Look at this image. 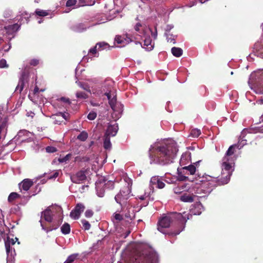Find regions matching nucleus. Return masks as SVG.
I'll return each instance as SVG.
<instances>
[{
	"instance_id": "1",
	"label": "nucleus",
	"mask_w": 263,
	"mask_h": 263,
	"mask_svg": "<svg viewBox=\"0 0 263 263\" xmlns=\"http://www.w3.org/2000/svg\"><path fill=\"white\" fill-rule=\"evenodd\" d=\"M178 151L175 142L160 146L151 145L148 151L150 162L162 165L170 164L173 162Z\"/></svg>"
},
{
	"instance_id": "2",
	"label": "nucleus",
	"mask_w": 263,
	"mask_h": 263,
	"mask_svg": "<svg viewBox=\"0 0 263 263\" xmlns=\"http://www.w3.org/2000/svg\"><path fill=\"white\" fill-rule=\"evenodd\" d=\"M191 215L185 214V213L171 212L167 215L160 218L157 224V229L162 233H165L163 231L164 228H169L171 224L176 223L181 229L174 232L169 233V235L176 236L178 235L184 228L185 223L187 220L190 219Z\"/></svg>"
},
{
	"instance_id": "3",
	"label": "nucleus",
	"mask_w": 263,
	"mask_h": 263,
	"mask_svg": "<svg viewBox=\"0 0 263 263\" xmlns=\"http://www.w3.org/2000/svg\"><path fill=\"white\" fill-rule=\"evenodd\" d=\"M55 212H57L59 218L56 224H52L49 227H46L43 224L42 220L40 221L42 229L47 232L58 229L62 223L63 221L62 209L60 206L48 207L45 211L41 212V218L48 222H51L53 218L54 213Z\"/></svg>"
},
{
	"instance_id": "4",
	"label": "nucleus",
	"mask_w": 263,
	"mask_h": 263,
	"mask_svg": "<svg viewBox=\"0 0 263 263\" xmlns=\"http://www.w3.org/2000/svg\"><path fill=\"white\" fill-rule=\"evenodd\" d=\"M131 193V185L129 183L126 184L122 187L120 192L115 196V199L121 206V210H124L125 206L127 205V200L130 197Z\"/></svg>"
},
{
	"instance_id": "5",
	"label": "nucleus",
	"mask_w": 263,
	"mask_h": 263,
	"mask_svg": "<svg viewBox=\"0 0 263 263\" xmlns=\"http://www.w3.org/2000/svg\"><path fill=\"white\" fill-rule=\"evenodd\" d=\"M233 158H227V157H223L222 159V169L221 172V177L222 181H220L221 184H227L230 180V177L232 175L233 170L232 169V164L233 163Z\"/></svg>"
},
{
	"instance_id": "6",
	"label": "nucleus",
	"mask_w": 263,
	"mask_h": 263,
	"mask_svg": "<svg viewBox=\"0 0 263 263\" xmlns=\"http://www.w3.org/2000/svg\"><path fill=\"white\" fill-rule=\"evenodd\" d=\"M222 178L220 177H216L215 176H211L205 175L203 176L202 180V185L207 187V193H211L213 189L217 186L224 185V184H220V181H222Z\"/></svg>"
},
{
	"instance_id": "7",
	"label": "nucleus",
	"mask_w": 263,
	"mask_h": 263,
	"mask_svg": "<svg viewBox=\"0 0 263 263\" xmlns=\"http://www.w3.org/2000/svg\"><path fill=\"white\" fill-rule=\"evenodd\" d=\"M85 206L82 203H78L70 213V216L73 219H78L82 212L84 211Z\"/></svg>"
},
{
	"instance_id": "8",
	"label": "nucleus",
	"mask_w": 263,
	"mask_h": 263,
	"mask_svg": "<svg viewBox=\"0 0 263 263\" xmlns=\"http://www.w3.org/2000/svg\"><path fill=\"white\" fill-rule=\"evenodd\" d=\"M53 123L55 124H61L64 120L67 121L69 118V114L68 112H59L51 117Z\"/></svg>"
},
{
	"instance_id": "9",
	"label": "nucleus",
	"mask_w": 263,
	"mask_h": 263,
	"mask_svg": "<svg viewBox=\"0 0 263 263\" xmlns=\"http://www.w3.org/2000/svg\"><path fill=\"white\" fill-rule=\"evenodd\" d=\"M71 181L74 183H80L86 179V171L81 170L70 177Z\"/></svg>"
},
{
	"instance_id": "10",
	"label": "nucleus",
	"mask_w": 263,
	"mask_h": 263,
	"mask_svg": "<svg viewBox=\"0 0 263 263\" xmlns=\"http://www.w3.org/2000/svg\"><path fill=\"white\" fill-rule=\"evenodd\" d=\"M255 86L258 89H261L260 92L263 93V71H261L255 73Z\"/></svg>"
},
{
	"instance_id": "11",
	"label": "nucleus",
	"mask_w": 263,
	"mask_h": 263,
	"mask_svg": "<svg viewBox=\"0 0 263 263\" xmlns=\"http://www.w3.org/2000/svg\"><path fill=\"white\" fill-rule=\"evenodd\" d=\"M203 211V206L202 205V204L200 202H197L195 203L191 209V213H186V212H184L183 213H185V214H190L191 216H192V214L196 215H200L202 212Z\"/></svg>"
},
{
	"instance_id": "12",
	"label": "nucleus",
	"mask_w": 263,
	"mask_h": 263,
	"mask_svg": "<svg viewBox=\"0 0 263 263\" xmlns=\"http://www.w3.org/2000/svg\"><path fill=\"white\" fill-rule=\"evenodd\" d=\"M118 129L119 127L117 123H115L114 124H109L107 126L105 135L109 137L115 136L118 131Z\"/></svg>"
},
{
	"instance_id": "13",
	"label": "nucleus",
	"mask_w": 263,
	"mask_h": 263,
	"mask_svg": "<svg viewBox=\"0 0 263 263\" xmlns=\"http://www.w3.org/2000/svg\"><path fill=\"white\" fill-rule=\"evenodd\" d=\"M104 95L107 97L109 104L112 110L116 111V105L117 102V98L115 96L111 98V90L110 89L108 92H105Z\"/></svg>"
},
{
	"instance_id": "14",
	"label": "nucleus",
	"mask_w": 263,
	"mask_h": 263,
	"mask_svg": "<svg viewBox=\"0 0 263 263\" xmlns=\"http://www.w3.org/2000/svg\"><path fill=\"white\" fill-rule=\"evenodd\" d=\"M115 41L119 44H123V46L132 42L130 38L127 35H126V37L121 35H116Z\"/></svg>"
},
{
	"instance_id": "15",
	"label": "nucleus",
	"mask_w": 263,
	"mask_h": 263,
	"mask_svg": "<svg viewBox=\"0 0 263 263\" xmlns=\"http://www.w3.org/2000/svg\"><path fill=\"white\" fill-rule=\"evenodd\" d=\"M125 208L126 209L125 210H122L123 212L125 213V217L126 218L129 219L130 220H132L135 217L133 208L132 207V206H129L128 204H127Z\"/></svg>"
},
{
	"instance_id": "16",
	"label": "nucleus",
	"mask_w": 263,
	"mask_h": 263,
	"mask_svg": "<svg viewBox=\"0 0 263 263\" xmlns=\"http://www.w3.org/2000/svg\"><path fill=\"white\" fill-rule=\"evenodd\" d=\"M19 185L21 189L27 191L33 185V182L30 179H26L20 183Z\"/></svg>"
},
{
	"instance_id": "17",
	"label": "nucleus",
	"mask_w": 263,
	"mask_h": 263,
	"mask_svg": "<svg viewBox=\"0 0 263 263\" xmlns=\"http://www.w3.org/2000/svg\"><path fill=\"white\" fill-rule=\"evenodd\" d=\"M151 182L153 185H156V187L160 189H162L165 186V183L158 177H153Z\"/></svg>"
},
{
	"instance_id": "18",
	"label": "nucleus",
	"mask_w": 263,
	"mask_h": 263,
	"mask_svg": "<svg viewBox=\"0 0 263 263\" xmlns=\"http://www.w3.org/2000/svg\"><path fill=\"white\" fill-rule=\"evenodd\" d=\"M254 46V49L256 50L257 55L263 58V44L261 42H257Z\"/></svg>"
},
{
	"instance_id": "19",
	"label": "nucleus",
	"mask_w": 263,
	"mask_h": 263,
	"mask_svg": "<svg viewBox=\"0 0 263 263\" xmlns=\"http://www.w3.org/2000/svg\"><path fill=\"white\" fill-rule=\"evenodd\" d=\"M7 119L6 118L3 119L0 117V139L2 138L1 134L6 133L7 130Z\"/></svg>"
},
{
	"instance_id": "20",
	"label": "nucleus",
	"mask_w": 263,
	"mask_h": 263,
	"mask_svg": "<svg viewBox=\"0 0 263 263\" xmlns=\"http://www.w3.org/2000/svg\"><path fill=\"white\" fill-rule=\"evenodd\" d=\"M196 167L193 165H189L187 166H184L182 168L183 173L190 175H194L196 172Z\"/></svg>"
},
{
	"instance_id": "21",
	"label": "nucleus",
	"mask_w": 263,
	"mask_h": 263,
	"mask_svg": "<svg viewBox=\"0 0 263 263\" xmlns=\"http://www.w3.org/2000/svg\"><path fill=\"white\" fill-rule=\"evenodd\" d=\"M194 196L185 193L180 197V200L183 202H192L194 201Z\"/></svg>"
},
{
	"instance_id": "22",
	"label": "nucleus",
	"mask_w": 263,
	"mask_h": 263,
	"mask_svg": "<svg viewBox=\"0 0 263 263\" xmlns=\"http://www.w3.org/2000/svg\"><path fill=\"white\" fill-rule=\"evenodd\" d=\"M24 79V74H23L19 80L18 85L16 87V91H18L20 93H21V91L23 90L25 84Z\"/></svg>"
},
{
	"instance_id": "23",
	"label": "nucleus",
	"mask_w": 263,
	"mask_h": 263,
	"mask_svg": "<svg viewBox=\"0 0 263 263\" xmlns=\"http://www.w3.org/2000/svg\"><path fill=\"white\" fill-rule=\"evenodd\" d=\"M109 136L104 135L103 147L105 149H109L111 148V144L110 141Z\"/></svg>"
},
{
	"instance_id": "24",
	"label": "nucleus",
	"mask_w": 263,
	"mask_h": 263,
	"mask_svg": "<svg viewBox=\"0 0 263 263\" xmlns=\"http://www.w3.org/2000/svg\"><path fill=\"white\" fill-rule=\"evenodd\" d=\"M96 45L97 46H98V51L104 49H110L113 47V46H110L107 43L105 42H99Z\"/></svg>"
},
{
	"instance_id": "25",
	"label": "nucleus",
	"mask_w": 263,
	"mask_h": 263,
	"mask_svg": "<svg viewBox=\"0 0 263 263\" xmlns=\"http://www.w3.org/2000/svg\"><path fill=\"white\" fill-rule=\"evenodd\" d=\"M172 53L176 57H180L183 53V50L179 47H174L171 49Z\"/></svg>"
},
{
	"instance_id": "26",
	"label": "nucleus",
	"mask_w": 263,
	"mask_h": 263,
	"mask_svg": "<svg viewBox=\"0 0 263 263\" xmlns=\"http://www.w3.org/2000/svg\"><path fill=\"white\" fill-rule=\"evenodd\" d=\"M236 145H232L229 147L224 157H227V158H232V156L234 154L235 148Z\"/></svg>"
},
{
	"instance_id": "27",
	"label": "nucleus",
	"mask_w": 263,
	"mask_h": 263,
	"mask_svg": "<svg viewBox=\"0 0 263 263\" xmlns=\"http://www.w3.org/2000/svg\"><path fill=\"white\" fill-rule=\"evenodd\" d=\"M61 232L65 234H68L70 232V226L69 224L65 222L61 228Z\"/></svg>"
},
{
	"instance_id": "28",
	"label": "nucleus",
	"mask_w": 263,
	"mask_h": 263,
	"mask_svg": "<svg viewBox=\"0 0 263 263\" xmlns=\"http://www.w3.org/2000/svg\"><path fill=\"white\" fill-rule=\"evenodd\" d=\"M21 195L16 192H12L10 193L8 198V201L9 202L12 203L16 199L20 198Z\"/></svg>"
},
{
	"instance_id": "29",
	"label": "nucleus",
	"mask_w": 263,
	"mask_h": 263,
	"mask_svg": "<svg viewBox=\"0 0 263 263\" xmlns=\"http://www.w3.org/2000/svg\"><path fill=\"white\" fill-rule=\"evenodd\" d=\"M78 254H72L69 255L64 263H72L78 258Z\"/></svg>"
},
{
	"instance_id": "30",
	"label": "nucleus",
	"mask_w": 263,
	"mask_h": 263,
	"mask_svg": "<svg viewBox=\"0 0 263 263\" xmlns=\"http://www.w3.org/2000/svg\"><path fill=\"white\" fill-rule=\"evenodd\" d=\"M86 29V27L82 23L78 24L72 27V29L74 31L81 32Z\"/></svg>"
},
{
	"instance_id": "31",
	"label": "nucleus",
	"mask_w": 263,
	"mask_h": 263,
	"mask_svg": "<svg viewBox=\"0 0 263 263\" xmlns=\"http://www.w3.org/2000/svg\"><path fill=\"white\" fill-rule=\"evenodd\" d=\"M167 42L175 44L176 43V37L172 34L165 33Z\"/></svg>"
},
{
	"instance_id": "32",
	"label": "nucleus",
	"mask_w": 263,
	"mask_h": 263,
	"mask_svg": "<svg viewBox=\"0 0 263 263\" xmlns=\"http://www.w3.org/2000/svg\"><path fill=\"white\" fill-rule=\"evenodd\" d=\"M88 138V134L85 132H82L77 137V139L81 141H85Z\"/></svg>"
},
{
	"instance_id": "33",
	"label": "nucleus",
	"mask_w": 263,
	"mask_h": 263,
	"mask_svg": "<svg viewBox=\"0 0 263 263\" xmlns=\"http://www.w3.org/2000/svg\"><path fill=\"white\" fill-rule=\"evenodd\" d=\"M81 222L82 224V228L85 230H89L90 229L91 225L89 222L85 219H82Z\"/></svg>"
},
{
	"instance_id": "34",
	"label": "nucleus",
	"mask_w": 263,
	"mask_h": 263,
	"mask_svg": "<svg viewBox=\"0 0 263 263\" xmlns=\"http://www.w3.org/2000/svg\"><path fill=\"white\" fill-rule=\"evenodd\" d=\"M190 135L194 138H197L201 135V131L197 128L193 129L191 131Z\"/></svg>"
},
{
	"instance_id": "35",
	"label": "nucleus",
	"mask_w": 263,
	"mask_h": 263,
	"mask_svg": "<svg viewBox=\"0 0 263 263\" xmlns=\"http://www.w3.org/2000/svg\"><path fill=\"white\" fill-rule=\"evenodd\" d=\"M152 40L149 37L146 38L144 41V46H146L148 50H152L153 46L151 45Z\"/></svg>"
},
{
	"instance_id": "36",
	"label": "nucleus",
	"mask_w": 263,
	"mask_h": 263,
	"mask_svg": "<svg viewBox=\"0 0 263 263\" xmlns=\"http://www.w3.org/2000/svg\"><path fill=\"white\" fill-rule=\"evenodd\" d=\"M35 13L39 16H45L49 14L48 12L46 11L36 9L35 11Z\"/></svg>"
},
{
	"instance_id": "37",
	"label": "nucleus",
	"mask_w": 263,
	"mask_h": 263,
	"mask_svg": "<svg viewBox=\"0 0 263 263\" xmlns=\"http://www.w3.org/2000/svg\"><path fill=\"white\" fill-rule=\"evenodd\" d=\"M76 97L78 98L86 99L88 98L87 95L84 92L79 91L76 93Z\"/></svg>"
},
{
	"instance_id": "38",
	"label": "nucleus",
	"mask_w": 263,
	"mask_h": 263,
	"mask_svg": "<svg viewBox=\"0 0 263 263\" xmlns=\"http://www.w3.org/2000/svg\"><path fill=\"white\" fill-rule=\"evenodd\" d=\"M97 117V113L95 111H90L88 116L87 118L90 120H93Z\"/></svg>"
},
{
	"instance_id": "39",
	"label": "nucleus",
	"mask_w": 263,
	"mask_h": 263,
	"mask_svg": "<svg viewBox=\"0 0 263 263\" xmlns=\"http://www.w3.org/2000/svg\"><path fill=\"white\" fill-rule=\"evenodd\" d=\"M71 157V154H69L66 155L65 157L63 158H60L59 159V161L61 163L65 162L69 160Z\"/></svg>"
},
{
	"instance_id": "40",
	"label": "nucleus",
	"mask_w": 263,
	"mask_h": 263,
	"mask_svg": "<svg viewBox=\"0 0 263 263\" xmlns=\"http://www.w3.org/2000/svg\"><path fill=\"white\" fill-rule=\"evenodd\" d=\"M5 248H6L7 253L9 254L10 252H11V251H12V248L11 247V246L10 245V243L9 242V240L8 241H5Z\"/></svg>"
},
{
	"instance_id": "41",
	"label": "nucleus",
	"mask_w": 263,
	"mask_h": 263,
	"mask_svg": "<svg viewBox=\"0 0 263 263\" xmlns=\"http://www.w3.org/2000/svg\"><path fill=\"white\" fill-rule=\"evenodd\" d=\"M97 48L98 46H97V45H96V46L94 47L89 49L88 53L90 55H95L97 53V50H98Z\"/></svg>"
},
{
	"instance_id": "42",
	"label": "nucleus",
	"mask_w": 263,
	"mask_h": 263,
	"mask_svg": "<svg viewBox=\"0 0 263 263\" xmlns=\"http://www.w3.org/2000/svg\"><path fill=\"white\" fill-rule=\"evenodd\" d=\"M46 151L48 153H54V152H57V149L56 147H53V146H47L46 148Z\"/></svg>"
},
{
	"instance_id": "43",
	"label": "nucleus",
	"mask_w": 263,
	"mask_h": 263,
	"mask_svg": "<svg viewBox=\"0 0 263 263\" xmlns=\"http://www.w3.org/2000/svg\"><path fill=\"white\" fill-rule=\"evenodd\" d=\"M77 2V0H68L66 2V6L67 7L74 6L76 4Z\"/></svg>"
},
{
	"instance_id": "44",
	"label": "nucleus",
	"mask_w": 263,
	"mask_h": 263,
	"mask_svg": "<svg viewBox=\"0 0 263 263\" xmlns=\"http://www.w3.org/2000/svg\"><path fill=\"white\" fill-rule=\"evenodd\" d=\"M93 215V212L91 210H87L85 212V216L87 218L91 217Z\"/></svg>"
},
{
	"instance_id": "45",
	"label": "nucleus",
	"mask_w": 263,
	"mask_h": 263,
	"mask_svg": "<svg viewBox=\"0 0 263 263\" xmlns=\"http://www.w3.org/2000/svg\"><path fill=\"white\" fill-rule=\"evenodd\" d=\"M59 175V172L58 171H55V172H53V174H52L49 176H47V177L49 179H54V178H56L57 177H58Z\"/></svg>"
},
{
	"instance_id": "46",
	"label": "nucleus",
	"mask_w": 263,
	"mask_h": 263,
	"mask_svg": "<svg viewBox=\"0 0 263 263\" xmlns=\"http://www.w3.org/2000/svg\"><path fill=\"white\" fill-rule=\"evenodd\" d=\"M114 217L115 219H116V220H117L118 221H120L123 219L122 215H121V214H118V213L115 214Z\"/></svg>"
},
{
	"instance_id": "47",
	"label": "nucleus",
	"mask_w": 263,
	"mask_h": 263,
	"mask_svg": "<svg viewBox=\"0 0 263 263\" xmlns=\"http://www.w3.org/2000/svg\"><path fill=\"white\" fill-rule=\"evenodd\" d=\"M6 61L4 59L0 60V68H4L7 67Z\"/></svg>"
},
{
	"instance_id": "48",
	"label": "nucleus",
	"mask_w": 263,
	"mask_h": 263,
	"mask_svg": "<svg viewBox=\"0 0 263 263\" xmlns=\"http://www.w3.org/2000/svg\"><path fill=\"white\" fill-rule=\"evenodd\" d=\"M39 63V61L37 59H32L30 62V64L34 66L37 65Z\"/></svg>"
},
{
	"instance_id": "49",
	"label": "nucleus",
	"mask_w": 263,
	"mask_h": 263,
	"mask_svg": "<svg viewBox=\"0 0 263 263\" xmlns=\"http://www.w3.org/2000/svg\"><path fill=\"white\" fill-rule=\"evenodd\" d=\"M60 100L62 101H63V102H65L66 103H67L68 104H70V101L69 99V98H65V97H61Z\"/></svg>"
},
{
	"instance_id": "50",
	"label": "nucleus",
	"mask_w": 263,
	"mask_h": 263,
	"mask_svg": "<svg viewBox=\"0 0 263 263\" xmlns=\"http://www.w3.org/2000/svg\"><path fill=\"white\" fill-rule=\"evenodd\" d=\"M8 240L10 246L14 245L15 243L14 240L13 238H10L9 237H7V240L6 241Z\"/></svg>"
},
{
	"instance_id": "51",
	"label": "nucleus",
	"mask_w": 263,
	"mask_h": 263,
	"mask_svg": "<svg viewBox=\"0 0 263 263\" xmlns=\"http://www.w3.org/2000/svg\"><path fill=\"white\" fill-rule=\"evenodd\" d=\"M89 160V158L87 156L83 157L80 159V161L81 162H88Z\"/></svg>"
},
{
	"instance_id": "52",
	"label": "nucleus",
	"mask_w": 263,
	"mask_h": 263,
	"mask_svg": "<svg viewBox=\"0 0 263 263\" xmlns=\"http://www.w3.org/2000/svg\"><path fill=\"white\" fill-rule=\"evenodd\" d=\"M141 27V24L140 23H138L136 24V26H135V29L137 31H139L140 30V27Z\"/></svg>"
},
{
	"instance_id": "53",
	"label": "nucleus",
	"mask_w": 263,
	"mask_h": 263,
	"mask_svg": "<svg viewBox=\"0 0 263 263\" xmlns=\"http://www.w3.org/2000/svg\"><path fill=\"white\" fill-rule=\"evenodd\" d=\"M141 257L144 258V260L142 261V263L147 262L149 261L148 259V257L146 255L143 256H141Z\"/></svg>"
},
{
	"instance_id": "54",
	"label": "nucleus",
	"mask_w": 263,
	"mask_h": 263,
	"mask_svg": "<svg viewBox=\"0 0 263 263\" xmlns=\"http://www.w3.org/2000/svg\"><path fill=\"white\" fill-rule=\"evenodd\" d=\"M90 104L92 106H99L100 105L98 103H95V102H92V101L90 102Z\"/></svg>"
},
{
	"instance_id": "55",
	"label": "nucleus",
	"mask_w": 263,
	"mask_h": 263,
	"mask_svg": "<svg viewBox=\"0 0 263 263\" xmlns=\"http://www.w3.org/2000/svg\"><path fill=\"white\" fill-rule=\"evenodd\" d=\"M187 178V177H186L185 176H180V179L182 181H185L186 180V179Z\"/></svg>"
},
{
	"instance_id": "56",
	"label": "nucleus",
	"mask_w": 263,
	"mask_h": 263,
	"mask_svg": "<svg viewBox=\"0 0 263 263\" xmlns=\"http://www.w3.org/2000/svg\"><path fill=\"white\" fill-rule=\"evenodd\" d=\"M139 198L141 200H145V198H146V196L145 195H142V196H140L139 197Z\"/></svg>"
},
{
	"instance_id": "57",
	"label": "nucleus",
	"mask_w": 263,
	"mask_h": 263,
	"mask_svg": "<svg viewBox=\"0 0 263 263\" xmlns=\"http://www.w3.org/2000/svg\"><path fill=\"white\" fill-rule=\"evenodd\" d=\"M38 91H39V88L37 87H35L34 89V93L38 92Z\"/></svg>"
},
{
	"instance_id": "58",
	"label": "nucleus",
	"mask_w": 263,
	"mask_h": 263,
	"mask_svg": "<svg viewBox=\"0 0 263 263\" xmlns=\"http://www.w3.org/2000/svg\"><path fill=\"white\" fill-rule=\"evenodd\" d=\"M183 160V156H182V157H181V159H180V161H181V162H182Z\"/></svg>"
},
{
	"instance_id": "59",
	"label": "nucleus",
	"mask_w": 263,
	"mask_h": 263,
	"mask_svg": "<svg viewBox=\"0 0 263 263\" xmlns=\"http://www.w3.org/2000/svg\"><path fill=\"white\" fill-rule=\"evenodd\" d=\"M153 35H154V37L155 38L157 36V32L155 33H154V34H153Z\"/></svg>"
},
{
	"instance_id": "60",
	"label": "nucleus",
	"mask_w": 263,
	"mask_h": 263,
	"mask_svg": "<svg viewBox=\"0 0 263 263\" xmlns=\"http://www.w3.org/2000/svg\"><path fill=\"white\" fill-rule=\"evenodd\" d=\"M130 233V231H128V232L127 233V234H126V236H125V237H126L127 236H128V235L129 234V233Z\"/></svg>"
},
{
	"instance_id": "61",
	"label": "nucleus",
	"mask_w": 263,
	"mask_h": 263,
	"mask_svg": "<svg viewBox=\"0 0 263 263\" xmlns=\"http://www.w3.org/2000/svg\"><path fill=\"white\" fill-rule=\"evenodd\" d=\"M82 88H83L84 89H85V90H87V91H90V90H89L87 89L86 88H85V87H82Z\"/></svg>"
},
{
	"instance_id": "62",
	"label": "nucleus",
	"mask_w": 263,
	"mask_h": 263,
	"mask_svg": "<svg viewBox=\"0 0 263 263\" xmlns=\"http://www.w3.org/2000/svg\"><path fill=\"white\" fill-rule=\"evenodd\" d=\"M3 41V40L1 37H0V44L2 43Z\"/></svg>"
},
{
	"instance_id": "63",
	"label": "nucleus",
	"mask_w": 263,
	"mask_h": 263,
	"mask_svg": "<svg viewBox=\"0 0 263 263\" xmlns=\"http://www.w3.org/2000/svg\"><path fill=\"white\" fill-rule=\"evenodd\" d=\"M35 2H36V3H39V0H35Z\"/></svg>"
},
{
	"instance_id": "64",
	"label": "nucleus",
	"mask_w": 263,
	"mask_h": 263,
	"mask_svg": "<svg viewBox=\"0 0 263 263\" xmlns=\"http://www.w3.org/2000/svg\"><path fill=\"white\" fill-rule=\"evenodd\" d=\"M261 103L263 104V99L261 100Z\"/></svg>"
}]
</instances>
